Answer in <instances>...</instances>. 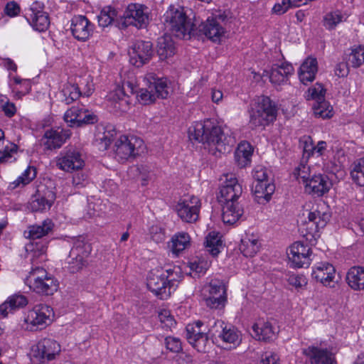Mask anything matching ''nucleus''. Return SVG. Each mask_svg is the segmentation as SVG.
Segmentation results:
<instances>
[{
	"instance_id": "nucleus-57",
	"label": "nucleus",
	"mask_w": 364,
	"mask_h": 364,
	"mask_svg": "<svg viewBox=\"0 0 364 364\" xmlns=\"http://www.w3.org/2000/svg\"><path fill=\"white\" fill-rule=\"evenodd\" d=\"M67 264V267L70 272L76 273L82 270L87 265V262L86 259L80 257H73L71 255L69 254Z\"/></svg>"
},
{
	"instance_id": "nucleus-41",
	"label": "nucleus",
	"mask_w": 364,
	"mask_h": 364,
	"mask_svg": "<svg viewBox=\"0 0 364 364\" xmlns=\"http://www.w3.org/2000/svg\"><path fill=\"white\" fill-rule=\"evenodd\" d=\"M37 171L34 166H29L13 182L9 185L10 190L23 188L30 183L36 177Z\"/></svg>"
},
{
	"instance_id": "nucleus-51",
	"label": "nucleus",
	"mask_w": 364,
	"mask_h": 364,
	"mask_svg": "<svg viewBox=\"0 0 364 364\" xmlns=\"http://www.w3.org/2000/svg\"><path fill=\"white\" fill-rule=\"evenodd\" d=\"M117 16V11L111 6L105 7L98 16V23L102 27L110 25Z\"/></svg>"
},
{
	"instance_id": "nucleus-26",
	"label": "nucleus",
	"mask_w": 364,
	"mask_h": 364,
	"mask_svg": "<svg viewBox=\"0 0 364 364\" xmlns=\"http://www.w3.org/2000/svg\"><path fill=\"white\" fill-rule=\"evenodd\" d=\"M70 136L66 130H48L46 132L43 143L47 149H59Z\"/></svg>"
},
{
	"instance_id": "nucleus-5",
	"label": "nucleus",
	"mask_w": 364,
	"mask_h": 364,
	"mask_svg": "<svg viewBox=\"0 0 364 364\" xmlns=\"http://www.w3.org/2000/svg\"><path fill=\"white\" fill-rule=\"evenodd\" d=\"M26 284L37 294L52 295L58 290V281L46 270L41 267H35L29 272Z\"/></svg>"
},
{
	"instance_id": "nucleus-21",
	"label": "nucleus",
	"mask_w": 364,
	"mask_h": 364,
	"mask_svg": "<svg viewBox=\"0 0 364 364\" xmlns=\"http://www.w3.org/2000/svg\"><path fill=\"white\" fill-rule=\"evenodd\" d=\"M311 248L301 242H296L290 246L287 255L291 265L295 267H309L311 263Z\"/></svg>"
},
{
	"instance_id": "nucleus-39",
	"label": "nucleus",
	"mask_w": 364,
	"mask_h": 364,
	"mask_svg": "<svg viewBox=\"0 0 364 364\" xmlns=\"http://www.w3.org/2000/svg\"><path fill=\"white\" fill-rule=\"evenodd\" d=\"M171 250L178 255L191 245V237L187 232H180L176 233L171 238Z\"/></svg>"
},
{
	"instance_id": "nucleus-59",
	"label": "nucleus",
	"mask_w": 364,
	"mask_h": 364,
	"mask_svg": "<svg viewBox=\"0 0 364 364\" xmlns=\"http://www.w3.org/2000/svg\"><path fill=\"white\" fill-rule=\"evenodd\" d=\"M112 141V134L110 132H98L95 136V141L99 146V149L106 150Z\"/></svg>"
},
{
	"instance_id": "nucleus-20",
	"label": "nucleus",
	"mask_w": 364,
	"mask_h": 364,
	"mask_svg": "<svg viewBox=\"0 0 364 364\" xmlns=\"http://www.w3.org/2000/svg\"><path fill=\"white\" fill-rule=\"evenodd\" d=\"M129 61L136 67H141L150 60L153 55L150 41H137L129 50Z\"/></svg>"
},
{
	"instance_id": "nucleus-3",
	"label": "nucleus",
	"mask_w": 364,
	"mask_h": 364,
	"mask_svg": "<svg viewBox=\"0 0 364 364\" xmlns=\"http://www.w3.org/2000/svg\"><path fill=\"white\" fill-rule=\"evenodd\" d=\"M164 22L176 37L183 39L191 38L194 25L187 17L183 8L170 5L164 14Z\"/></svg>"
},
{
	"instance_id": "nucleus-23",
	"label": "nucleus",
	"mask_w": 364,
	"mask_h": 364,
	"mask_svg": "<svg viewBox=\"0 0 364 364\" xmlns=\"http://www.w3.org/2000/svg\"><path fill=\"white\" fill-rule=\"evenodd\" d=\"M332 183L327 176L318 174L312 176L304 185L305 191L309 194L321 196L328 192Z\"/></svg>"
},
{
	"instance_id": "nucleus-60",
	"label": "nucleus",
	"mask_w": 364,
	"mask_h": 364,
	"mask_svg": "<svg viewBox=\"0 0 364 364\" xmlns=\"http://www.w3.org/2000/svg\"><path fill=\"white\" fill-rule=\"evenodd\" d=\"M226 297L225 296H207L205 304L211 309H222L225 306Z\"/></svg>"
},
{
	"instance_id": "nucleus-52",
	"label": "nucleus",
	"mask_w": 364,
	"mask_h": 364,
	"mask_svg": "<svg viewBox=\"0 0 364 364\" xmlns=\"http://www.w3.org/2000/svg\"><path fill=\"white\" fill-rule=\"evenodd\" d=\"M294 176L299 181L302 183L304 186L310 180V168L304 161H301L294 171Z\"/></svg>"
},
{
	"instance_id": "nucleus-17",
	"label": "nucleus",
	"mask_w": 364,
	"mask_h": 364,
	"mask_svg": "<svg viewBox=\"0 0 364 364\" xmlns=\"http://www.w3.org/2000/svg\"><path fill=\"white\" fill-rule=\"evenodd\" d=\"M145 10L146 8L141 4H129L124 13L122 25L125 27L134 26L138 28L146 27L149 23V16Z\"/></svg>"
},
{
	"instance_id": "nucleus-25",
	"label": "nucleus",
	"mask_w": 364,
	"mask_h": 364,
	"mask_svg": "<svg viewBox=\"0 0 364 364\" xmlns=\"http://www.w3.org/2000/svg\"><path fill=\"white\" fill-rule=\"evenodd\" d=\"M255 337L259 341H271L276 338L277 329L269 321L259 319L252 326Z\"/></svg>"
},
{
	"instance_id": "nucleus-37",
	"label": "nucleus",
	"mask_w": 364,
	"mask_h": 364,
	"mask_svg": "<svg viewBox=\"0 0 364 364\" xmlns=\"http://www.w3.org/2000/svg\"><path fill=\"white\" fill-rule=\"evenodd\" d=\"M346 280L353 289H364V267H351L347 272Z\"/></svg>"
},
{
	"instance_id": "nucleus-49",
	"label": "nucleus",
	"mask_w": 364,
	"mask_h": 364,
	"mask_svg": "<svg viewBox=\"0 0 364 364\" xmlns=\"http://www.w3.org/2000/svg\"><path fill=\"white\" fill-rule=\"evenodd\" d=\"M326 90L320 83H316L309 87L305 93L306 100H314L315 102L325 99Z\"/></svg>"
},
{
	"instance_id": "nucleus-40",
	"label": "nucleus",
	"mask_w": 364,
	"mask_h": 364,
	"mask_svg": "<svg viewBox=\"0 0 364 364\" xmlns=\"http://www.w3.org/2000/svg\"><path fill=\"white\" fill-rule=\"evenodd\" d=\"M348 16L340 10L327 12L323 17V26L327 30H333L341 23L346 21Z\"/></svg>"
},
{
	"instance_id": "nucleus-15",
	"label": "nucleus",
	"mask_w": 364,
	"mask_h": 364,
	"mask_svg": "<svg viewBox=\"0 0 364 364\" xmlns=\"http://www.w3.org/2000/svg\"><path fill=\"white\" fill-rule=\"evenodd\" d=\"M64 119L70 127H73L95 124L98 118L92 112L83 107L73 106L65 112Z\"/></svg>"
},
{
	"instance_id": "nucleus-34",
	"label": "nucleus",
	"mask_w": 364,
	"mask_h": 364,
	"mask_svg": "<svg viewBox=\"0 0 364 364\" xmlns=\"http://www.w3.org/2000/svg\"><path fill=\"white\" fill-rule=\"evenodd\" d=\"M309 224L314 225V230L310 234L314 237V234L323 229L330 220L331 215L327 211L321 212L320 210L315 209L308 212Z\"/></svg>"
},
{
	"instance_id": "nucleus-29",
	"label": "nucleus",
	"mask_w": 364,
	"mask_h": 364,
	"mask_svg": "<svg viewBox=\"0 0 364 364\" xmlns=\"http://www.w3.org/2000/svg\"><path fill=\"white\" fill-rule=\"evenodd\" d=\"M28 304L27 298L22 294H14L0 305V316L5 318L9 313L21 308L25 307Z\"/></svg>"
},
{
	"instance_id": "nucleus-18",
	"label": "nucleus",
	"mask_w": 364,
	"mask_h": 364,
	"mask_svg": "<svg viewBox=\"0 0 364 364\" xmlns=\"http://www.w3.org/2000/svg\"><path fill=\"white\" fill-rule=\"evenodd\" d=\"M225 178L218 194L219 203L237 202L242 193L241 185L233 174H226Z\"/></svg>"
},
{
	"instance_id": "nucleus-13",
	"label": "nucleus",
	"mask_w": 364,
	"mask_h": 364,
	"mask_svg": "<svg viewBox=\"0 0 364 364\" xmlns=\"http://www.w3.org/2000/svg\"><path fill=\"white\" fill-rule=\"evenodd\" d=\"M302 354L310 364H337L333 353L323 346V343H314L302 348Z\"/></svg>"
},
{
	"instance_id": "nucleus-27",
	"label": "nucleus",
	"mask_w": 364,
	"mask_h": 364,
	"mask_svg": "<svg viewBox=\"0 0 364 364\" xmlns=\"http://www.w3.org/2000/svg\"><path fill=\"white\" fill-rule=\"evenodd\" d=\"M294 68L289 63H282L281 65L272 68L269 73V80L274 86H279L287 82L289 76L292 75Z\"/></svg>"
},
{
	"instance_id": "nucleus-32",
	"label": "nucleus",
	"mask_w": 364,
	"mask_h": 364,
	"mask_svg": "<svg viewBox=\"0 0 364 364\" xmlns=\"http://www.w3.org/2000/svg\"><path fill=\"white\" fill-rule=\"evenodd\" d=\"M55 198V195L52 191H48L45 196L38 193L32 197L29 203V208L33 212L43 211L49 209Z\"/></svg>"
},
{
	"instance_id": "nucleus-63",
	"label": "nucleus",
	"mask_w": 364,
	"mask_h": 364,
	"mask_svg": "<svg viewBox=\"0 0 364 364\" xmlns=\"http://www.w3.org/2000/svg\"><path fill=\"white\" fill-rule=\"evenodd\" d=\"M252 177L255 179L253 183L256 182H269L268 171L262 166H257L252 171Z\"/></svg>"
},
{
	"instance_id": "nucleus-11",
	"label": "nucleus",
	"mask_w": 364,
	"mask_h": 364,
	"mask_svg": "<svg viewBox=\"0 0 364 364\" xmlns=\"http://www.w3.org/2000/svg\"><path fill=\"white\" fill-rule=\"evenodd\" d=\"M200 206V200L198 197L186 196L178 200L176 211L183 221L191 223L198 220Z\"/></svg>"
},
{
	"instance_id": "nucleus-7",
	"label": "nucleus",
	"mask_w": 364,
	"mask_h": 364,
	"mask_svg": "<svg viewBox=\"0 0 364 364\" xmlns=\"http://www.w3.org/2000/svg\"><path fill=\"white\" fill-rule=\"evenodd\" d=\"M60 352V346L56 341L44 338L31 346L30 358L33 364L46 363L54 360Z\"/></svg>"
},
{
	"instance_id": "nucleus-45",
	"label": "nucleus",
	"mask_w": 364,
	"mask_h": 364,
	"mask_svg": "<svg viewBox=\"0 0 364 364\" xmlns=\"http://www.w3.org/2000/svg\"><path fill=\"white\" fill-rule=\"evenodd\" d=\"M205 246L213 256H217L223 248V242L220 233L214 231L210 232L206 236Z\"/></svg>"
},
{
	"instance_id": "nucleus-47",
	"label": "nucleus",
	"mask_w": 364,
	"mask_h": 364,
	"mask_svg": "<svg viewBox=\"0 0 364 364\" xmlns=\"http://www.w3.org/2000/svg\"><path fill=\"white\" fill-rule=\"evenodd\" d=\"M314 114L316 117L322 119H328L333 117V109L332 106L325 99L313 105Z\"/></svg>"
},
{
	"instance_id": "nucleus-33",
	"label": "nucleus",
	"mask_w": 364,
	"mask_h": 364,
	"mask_svg": "<svg viewBox=\"0 0 364 364\" xmlns=\"http://www.w3.org/2000/svg\"><path fill=\"white\" fill-rule=\"evenodd\" d=\"M53 223L50 219L45 220L40 225H33L28 227L24 231V236L30 240L41 238L53 230Z\"/></svg>"
},
{
	"instance_id": "nucleus-4",
	"label": "nucleus",
	"mask_w": 364,
	"mask_h": 364,
	"mask_svg": "<svg viewBox=\"0 0 364 364\" xmlns=\"http://www.w3.org/2000/svg\"><path fill=\"white\" fill-rule=\"evenodd\" d=\"M146 87L139 90V100L144 105L154 102L156 98L166 99L171 89L166 78L157 77L154 73H148L144 80Z\"/></svg>"
},
{
	"instance_id": "nucleus-56",
	"label": "nucleus",
	"mask_w": 364,
	"mask_h": 364,
	"mask_svg": "<svg viewBox=\"0 0 364 364\" xmlns=\"http://www.w3.org/2000/svg\"><path fill=\"white\" fill-rule=\"evenodd\" d=\"M159 319L161 327L164 329H171L176 324V322L169 310L163 309L159 313Z\"/></svg>"
},
{
	"instance_id": "nucleus-12",
	"label": "nucleus",
	"mask_w": 364,
	"mask_h": 364,
	"mask_svg": "<svg viewBox=\"0 0 364 364\" xmlns=\"http://www.w3.org/2000/svg\"><path fill=\"white\" fill-rule=\"evenodd\" d=\"M203 323L198 321L186 326V338L188 343L198 352H205L210 346L209 330L205 332L202 329Z\"/></svg>"
},
{
	"instance_id": "nucleus-43",
	"label": "nucleus",
	"mask_w": 364,
	"mask_h": 364,
	"mask_svg": "<svg viewBox=\"0 0 364 364\" xmlns=\"http://www.w3.org/2000/svg\"><path fill=\"white\" fill-rule=\"evenodd\" d=\"M46 250L47 247L41 242H31L26 245V251L28 252V256L33 264L46 259Z\"/></svg>"
},
{
	"instance_id": "nucleus-24",
	"label": "nucleus",
	"mask_w": 364,
	"mask_h": 364,
	"mask_svg": "<svg viewBox=\"0 0 364 364\" xmlns=\"http://www.w3.org/2000/svg\"><path fill=\"white\" fill-rule=\"evenodd\" d=\"M335 268L328 263L318 264L313 270L312 277L326 287H334Z\"/></svg>"
},
{
	"instance_id": "nucleus-55",
	"label": "nucleus",
	"mask_w": 364,
	"mask_h": 364,
	"mask_svg": "<svg viewBox=\"0 0 364 364\" xmlns=\"http://www.w3.org/2000/svg\"><path fill=\"white\" fill-rule=\"evenodd\" d=\"M326 149V142L324 141H320L317 145L314 146L311 143H308L307 140L304 141V156L306 154V157H309L311 154H317L318 156H322L323 151Z\"/></svg>"
},
{
	"instance_id": "nucleus-44",
	"label": "nucleus",
	"mask_w": 364,
	"mask_h": 364,
	"mask_svg": "<svg viewBox=\"0 0 364 364\" xmlns=\"http://www.w3.org/2000/svg\"><path fill=\"white\" fill-rule=\"evenodd\" d=\"M80 96L81 92L78 85L71 83L64 85L60 93L61 101L64 102L66 105L71 104Z\"/></svg>"
},
{
	"instance_id": "nucleus-62",
	"label": "nucleus",
	"mask_w": 364,
	"mask_h": 364,
	"mask_svg": "<svg viewBox=\"0 0 364 364\" xmlns=\"http://www.w3.org/2000/svg\"><path fill=\"white\" fill-rule=\"evenodd\" d=\"M76 171L73 176V186L77 188L85 187L88 183L87 173L82 169Z\"/></svg>"
},
{
	"instance_id": "nucleus-50",
	"label": "nucleus",
	"mask_w": 364,
	"mask_h": 364,
	"mask_svg": "<svg viewBox=\"0 0 364 364\" xmlns=\"http://www.w3.org/2000/svg\"><path fill=\"white\" fill-rule=\"evenodd\" d=\"M350 175L355 183L364 186V158L360 159L354 164Z\"/></svg>"
},
{
	"instance_id": "nucleus-1",
	"label": "nucleus",
	"mask_w": 364,
	"mask_h": 364,
	"mask_svg": "<svg viewBox=\"0 0 364 364\" xmlns=\"http://www.w3.org/2000/svg\"><path fill=\"white\" fill-rule=\"evenodd\" d=\"M189 134L199 142L207 144L209 151L216 156L218 153L229 152L235 143V138L229 134L227 129H223L210 119L196 122L189 129Z\"/></svg>"
},
{
	"instance_id": "nucleus-30",
	"label": "nucleus",
	"mask_w": 364,
	"mask_h": 364,
	"mask_svg": "<svg viewBox=\"0 0 364 364\" xmlns=\"http://www.w3.org/2000/svg\"><path fill=\"white\" fill-rule=\"evenodd\" d=\"M222 219L224 223L234 224L243 214V210L238 202L221 203Z\"/></svg>"
},
{
	"instance_id": "nucleus-8",
	"label": "nucleus",
	"mask_w": 364,
	"mask_h": 364,
	"mask_svg": "<svg viewBox=\"0 0 364 364\" xmlns=\"http://www.w3.org/2000/svg\"><path fill=\"white\" fill-rule=\"evenodd\" d=\"M143 146L144 141L141 138L133 135H121L114 146L115 159L119 162H124L139 154Z\"/></svg>"
},
{
	"instance_id": "nucleus-10",
	"label": "nucleus",
	"mask_w": 364,
	"mask_h": 364,
	"mask_svg": "<svg viewBox=\"0 0 364 364\" xmlns=\"http://www.w3.org/2000/svg\"><path fill=\"white\" fill-rule=\"evenodd\" d=\"M173 282L168 283L166 280L162 270L155 269L149 272L146 285L148 289L161 299H166L175 291Z\"/></svg>"
},
{
	"instance_id": "nucleus-42",
	"label": "nucleus",
	"mask_w": 364,
	"mask_h": 364,
	"mask_svg": "<svg viewBox=\"0 0 364 364\" xmlns=\"http://www.w3.org/2000/svg\"><path fill=\"white\" fill-rule=\"evenodd\" d=\"M157 53L161 60H164L175 53V47L171 37L164 36L159 38Z\"/></svg>"
},
{
	"instance_id": "nucleus-61",
	"label": "nucleus",
	"mask_w": 364,
	"mask_h": 364,
	"mask_svg": "<svg viewBox=\"0 0 364 364\" xmlns=\"http://www.w3.org/2000/svg\"><path fill=\"white\" fill-rule=\"evenodd\" d=\"M165 346L167 350L173 353H179L182 350V343L179 338L173 336H167L165 338Z\"/></svg>"
},
{
	"instance_id": "nucleus-48",
	"label": "nucleus",
	"mask_w": 364,
	"mask_h": 364,
	"mask_svg": "<svg viewBox=\"0 0 364 364\" xmlns=\"http://www.w3.org/2000/svg\"><path fill=\"white\" fill-rule=\"evenodd\" d=\"M348 63L355 68H359L364 63V46H358L351 49Z\"/></svg>"
},
{
	"instance_id": "nucleus-14",
	"label": "nucleus",
	"mask_w": 364,
	"mask_h": 364,
	"mask_svg": "<svg viewBox=\"0 0 364 364\" xmlns=\"http://www.w3.org/2000/svg\"><path fill=\"white\" fill-rule=\"evenodd\" d=\"M43 2L36 1L31 4L25 14V17L30 25L40 32L46 31L50 25L48 14L43 11Z\"/></svg>"
},
{
	"instance_id": "nucleus-31",
	"label": "nucleus",
	"mask_w": 364,
	"mask_h": 364,
	"mask_svg": "<svg viewBox=\"0 0 364 364\" xmlns=\"http://www.w3.org/2000/svg\"><path fill=\"white\" fill-rule=\"evenodd\" d=\"M318 71L317 60L314 58H307L301 65L298 71L300 81L303 84H307L315 79Z\"/></svg>"
},
{
	"instance_id": "nucleus-16",
	"label": "nucleus",
	"mask_w": 364,
	"mask_h": 364,
	"mask_svg": "<svg viewBox=\"0 0 364 364\" xmlns=\"http://www.w3.org/2000/svg\"><path fill=\"white\" fill-rule=\"evenodd\" d=\"M56 166L65 172L79 171L85 166L82 154L76 149H68L60 152L55 159Z\"/></svg>"
},
{
	"instance_id": "nucleus-53",
	"label": "nucleus",
	"mask_w": 364,
	"mask_h": 364,
	"mask_svg": "<svg viewBox=\"0 0 364 364\" xmlns=\"http://www.w3.org/2000/svg\"><path fill=\"white\" fill-rule=\"evenodd\" d=\"M190 274L193 277H200L203 275L209 267V263L205 260H195L190 262Z\"/></svg>"
},
{
	"instance_id": "nucleus-54",
	"label": "nucleus",
	"mask_w": 364,
	"mask_h": 364,
	"mask_svg": "<svg viewBox=\"0 0 364 364\" xmlns=\"http://www.w3.org/2000/svg\"><path fill=\"white\" fill-rule=\"evenodd\" d=\"M203 291L208 292V296H225V289L223 282L219 279H213L209 284L203 289Z\"/></svg>"
},
{
	"instance_id": "nucleus-9",
	"label": "nucleus",
	"mask_w": 364,
	"mask_h": 364,
	"mask_svg": "<svg viewBox=\"0 0 364 364\" xmlns=\"http://www.w3.org/2000/svg\"><path fill=\"white\" fill-rule=\"evenodd\" d=\"M53 316V310L50 306L40 304L28 311L24 322L27 328L31 331L41 330L51 323Z\"/></svg>"
},
{
	"instance_id": "nucleus-35",
	"label": "nucleus",
	"mask_w": 364,
	"mask_h": 364,
	"mask_svg": "<svg viewBox=\"0 0 364 364\" xmlns=\"http://www.w3.org/2000/svg\"><path fill=\"white\" fill-rule=\"evenodd\" d=\"M203 33L214 42L220 41L225 33L224 28L215 18H208L203 26Z\"/></svg>"
},
{
	"instance_id": "nucleus-28",
	"label": "nucleus",
	"mask_w": 364,
	"mask_h": 364,
	"mask_svg": "<svg viewBox=\"0 0 364 364\" xmlns=\"http://www.w3.org/2000/svg\"><path fill=\"white\" fill-rule=\"evenodd\" d=\"M255 198L258 203L265 204L269 202L274 193L275 186L271 181L256 182L252 188Z\"/></svg>"
},
{
	"instance_id": "nucleus-19",
	"label": "nucleus",
	"mask_w": 364,
	"mask_h": 364,
	"mask_svg": "<svg viewBox=\"0 0 364 364\" xmlns=\"http://www.w3.org/2000/svg\"><path fill=\"white\" fill-rule=\"evenodd\" d=\"M135 92H136V85L133 80H124L122 85H117L114 90L109 93L107 97L109 101L115 104L116 108L124 111L128 105L129 95H132Z\"/></svg>"
},
{
	"instance_id": "nucleus-38",
	"label": "nucleus",
	"mask_w": 364,
	"mask_h": 364,
	"mask_svg": "<svg viewBox=\"0 0 364 364\" xmlns=\"http://www.w3.org/2000/svg\"><path fill=\"white\" fill-rule=\"evenodd\" d=\"M92 251L90 244L82 237L75 239L70 254L73 257H80L84 259H87Z\"/></svg>"
},
{
	"instance_id": "nucleus-22",
	"label": "nucleus",
	"mask_w": 364,
	"mask_h": 364,
	"mask_svg": "<svg viewBox=\"0 0 364 364\" xmlns=\"http://www.w3.org/2000/svg\"><path fill=\"white\" fill-rule=\"evenodd\" d=\"M94 25L85 16H75L71 19L70 31L75 39L86 41L92 36Z\"/></svg>"
},
{
	"instance_id": "nucleus-2",
	"label": "nucleus",
	"mask_w": 364,
	"mask_h": 364,
	"mask_svg": "<svg viewBox=\"0 0 364 364\" xmlns=\"http://www.w3.org/2000/svg\"><path fill=\"white\" fill-rule=\"evenodd\" d=\"M277 112L275 104L269 97L266 96L257 97L250 109V128L256 129L269 125L276 119Z\"/></svg>"
},
{
	"instance_id": "nucleus-64",
	"label": "nucleus",
	"mask_w": 364,
	"mask_h": 364,
	"mask_svg": "<svg viewBox=\"0 0 364 364\" xmlns=\"http://www.w3.org/2000/svg\"><path fill=\"white\" fill-rule=\"evenodd\" d=\"M80 87L81 96L89 97L92 95L94 87L92 80L90 77L84 78L80 80V84H77Z\"/></svg>"
},
{
	"instance_id": "nucleus-46",
	"label": "nucleus",
	"mask_w": 364,
	"mask_h": 364,
	"mask_svg": "<svg viewBox=\"0 0 364 364\" xmlns=\"http://www.w3.org/2000/svg\"><path fill=\"white\" fill-rule=\"evenodd\" d=\"M258 240L253 237L246 236L241 240L240 250L245 257H253L259 250Z\"/></svg>"
},
{
	"instance_id": "nucleus-58",
	"label": "nucleus",
	"mask_w": 364,
	"mask_h": 364,
	"mask_svg": "<svg viewBox=\"0 0 364 364\" xmlns=\"http://www.w3.org/2000/svg\"><path fill=\"white\" fill-rule=\"evenodd\" d=\"M287 281L289 284L294 287L298 291L304 290L308 284V279L303 274H291Z\"/></svg>"
},
{
	"instance_id": "nucleus-36",
	"label": "nucleus",
	"mask_w": 364,
	"mask_h": 364,
	"mask_svg": "<svg viewBox=\"0 0 364 364\" xmlns=\"http://www.w3.org/2000/svg\"><path fill=\"white\" fill-rule=\"evenodd\" d=\"M253 153L252 146L247 141H242L237 146L235 152V162L240 168L249 165Z\"/></svg>"
},
{
	"instance_id": "nucleus-6",
	"label": "nucleus",
	"mask_w": 364,
	"mask_h": 364,
	"mask_svg": "<svg viewBox=\"0 0 364 364\" xmlns=\"http://www.w3.org/2000/svg\"><path fill=\"white\" fill-rule=\"evenodd\" d=\"M209 334L213 340L220 339L223 343L235 348L242 341V333L235 326L225 323L221 320L214 321L210 324Z\"/></svg>"
}]
</instances>
